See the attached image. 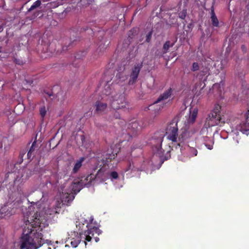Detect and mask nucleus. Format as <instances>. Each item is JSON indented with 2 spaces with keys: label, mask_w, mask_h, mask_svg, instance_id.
I'll return each instance as SVG.
<instances>
[{
  "label": "nucleus",
  "mask_w": 249,
  "mask_h": 249,
  "mask_svg": "<svg viewBox=\"0 0 249 249\" xmlns=\"http://www.w3.org/2000/svg\"><path fill=\"white\" fill-rule=\"evenodd\" d=\"M80 137L81 140L82 141V143H83L85 141V136L83 135H81L80 136Z\"/></svg>",
  "instance_id": "40"
},
{
  "label": "nucleus",
  "mask_w": 249,
  "mask_h": 249,
  "mask_svg": "<svg viewBox=\"0 0 249 249\" xmlns=\"http://www.w3.org/2000/svg\"><path fill=\"white\" fill-rule=\"evenodd\" d=\"M94 232H92V233H91V234H90V236H91V237H92V236H94Z\"/></svg>",
  "instance_id": "47"
},
{
  "label": "nucleus",
  "mask_w": 249,
  "mask_h": 249,
  "mask_svg": "<svg viewBox=\"0 0 249 249\" xmlns=\"http://www.w3.org/2000/svg\"><path fill=\"white\" fill-rule=\"evenodd\" d=\"M140 127L137 122H132L128 125L127 128V133L131 137L134 136L140 130Z\"/></svg>",
  "instance_id": "6"
},
{
  "label": "nucleus",
  "mask_w": 249,
  "mask_h": 249,
  "mask_svg": "<svg viewBox=\"0 0 249 249\" xmlns=\"http://www.w3.org/2000/svg\"><path fill=\"white\" fill-rule=\"evenodd\" d=\"M4 209H2L1 210V213H3V211H4Z\"/></svg>",
  "instance_id": "49"
},
{
  "label": "nucleus",
  "mask_w": 249,
  "mask_h": 249,
  "mask_svg": "<svg viewBox=\"0 0 249 249\" xmlns=\"http://www.w3.org/2000/svg\"><path fill=\"white\" fill-rule=\"evenodd\" d=\"M95 239V241H96V242L98 241V240H99V238H98V237H96Z\"/></svg>",
  "instance_id": "46"
},
{
  "label": "nucleus",
  "mask_w": 249,
  "mask_h": 249,
  "mask_svg": "<svg viewBox=\"0 0 249 249\" xmlns=\"http://www.w3.org/2000/svg\"><path fill=\"white\" fill-rule=\"evenodd\" d=\"M218 107H219V109H220L221 108V107L220 106H218Z\"/></svg>",
  "instance_id": "50"
},
{
  "label": "nucleus",
  "mask_w": 249,
  "mask_h": 249,
  "mask_svg": "<svg viewBox=\"0 0 249 249\" xmlns=\"http://www.w3.org/2000/svg\"><path fill=\"white\" fill-rule=\"evenodd\" d=\"M105 170L103 168H100L97 174H96L95 178H101L104 175Z\"/></svg>",
  "instance_id": "28"
},
{
  "label": "nucleus",
  "mask_w": 249,
  "mask_h": 249,
  "mask_svg": "<svg viewBox=\"0 0 249 249\" xmlns=\"http://www.w3.org/2000/svg\"><path fill=\"white\" fill-rule=\"evenodd\" d=\"M111 93V88L109 85L107 84L104 87L103 93L106 95H108Z\"/></svg>",
  "instance_id": "26"
},
{
  "label": "nucleus",
  "mask_w": 249,
  "mask_h": 249,
  "mask_svg": "<svg viewBox=\"0 0 249 249\" xmlns=\"http://www.w3.org/2000/svg\"><path fill=\"white\" fill-rule=\"evenodd\" d=\"M9 145L8 139L6 138H2L0 141V154L4 153Z\"/></svg>",
  "instance_id": "12"
},
{
  "label": "nucleus",
  "mask_w": 249,
  "mask_h": 249,
  "mask_svg": "<svg viewBox=\"0 0 249 249\" xmlns=\"http://www.w3.org/2000/svg\"><path fill=\"white\" fill-rule=\"evenodd\" d=\"M248 112L246 114V119L247 123L249 124V102L248 104Z\"/></svg>",
  "instance_id": "37"
},
{
  "label": "nucleus",
  "mask_w": 249,
  "mask_h": 249,
  "mask_svg": "<svg viewBox=\"0 0 249 249\" xmlns=\"http://www.w3.org/2000/svg\"><path fill=\"white\" fill-rule=\"evenodd\" d=\"M27 221L30 223L33 227H36L39 226L41 223L40 216L36 212L34 215H28Z\"/></svg>",
  "instance_id": "8"
},
{
  "label": "nucleus",
  "mask_w": 249,
  "mask_h": 249,
  "mask_svg": "<svg viewBox=\"0 0 249 249\" xmlns=\"http://www.w3.org/2000/svg\"><path fill=\"white\" fill-rule=\"evenodd\" d=\"M141 68L142 66L140 64H137L134 66L130 74V78L128 82L129 85H133L136 82Z\"/></svg>",
  "instance_id": "5"
},
{
  "label": "nucleus",
  "mask_w": 249,
  "mask_h": 249,
  "mask_svg": "<svg viewBox=\"0 0 249 249\" xmlns=\"http://www.w3.org/2000/svg\"><path fill=\"white\" fill-rule=\"evenodd\" d=\"M1 50H2V47H0V53L1 52Z\"/></svg>",
  "instance_id": "48"
},
{
  "label": "nucleus",
  "mask_w": 249,
  "mask_h": 249,
  "mask_svg": "<svg viewBox=\"0 0 249 249\" xmlns=\"http://www.w3.org/2000/svg\"><path fill=\"white\" fill-rule=\"evenodd\" d=\"M152 31L149 32L146 36V42H149L152 37Z\"/></svg>",
  "instance_id": "32"
},
{
  "label": "nucleus",
  "mask_w": 249,
  "mask_h": 249,
  "mask_svg": "<svg viewBox=\"0 0 249 249\" xmlns=\"http://www.w3.org/2000/svg\"><path fill=\"white\" fill-rule=\"evenodd\" d=\"M85 245H87L86 242H85Z\"/></svg>",
  "instance_id": "51"
},
{
  "label": "nucleus",
  "mask_w": 249,
  "mask_h": 249,
  "mask_svg": "<svg viewBox=\"0 0 249 249\" xmlns=\"http://www.w3.org/2000/svg\"><path fill=\"white\" fill-rule=\"evenodd\" d=\"M95 106L96 111L98 112H102L106 109L107 104L100 101H97L96 102Z\"/></svg>",
  "instance_id": "16"
},
{
  "label": "nucleus",
  "mask_w": 249,
  "mask_h": 249,
  "mask_svg": "<svg viewBox=\"0 0 249 249\" xmlns=\"http://www.w3.org/2000/svg\"><path fill=\"white\" fill-rule=\"evenodd\" d=\"M198 69H199V66H198V63H196V62L193 63V65H192V70L193 71H196L198 70Z\"/></svg>",
  "instance_id": "33"
},
{
  "label": "nucleus",
  "mask_w": 249,
  "mask_h": 249,
  "mask_svg": "<svg viewBox=\"0 0 249 249\" xmlns=\"http://www.w3.org/2000/svg\"><path fill=\"white\" fill-rule=\"evenodd\" d=\"M83 160L84 158H82L80 160L77 161V162L75 163L72 170L74 173H76L80 168L82 166V162L83 161Z\"/></svg>",
  "instance_id": "18"
},
{
  "label": "nucleus",
  "mask_w": 249,
  "mask_h": 249,
  "mask_svg": "<svg viewBox=\"0 0 249 249\" xmlns=\"http://www.w3.org/2000/svg\"><path fill=\"white\" fill-rule=\"evenodd\" d=\"M241 49H242V51L244 53H246V47L245 45H242V46H241Z\"/></svg>",
  "instance_id": "41"
},
{
  "label": "nucleus",
  "mask_w": 249,
  "mask_h": 249,
  "mask_svg": "<svg viewBox=\"0 0 249 249\" xmlns=\"http://www.w3.org/2000/svg\"><path fill=\"white\" fill-rule=\"evenodd\" d=\"M221 118L219 116V120H218L219 126H221V124H220L221 123Z\"/></svg>",
  "instance_id": "45"
},
{
  "label": "nucleus",
  "mask_w": 249,
  "mask_h": 249,
  "mask_svg": "<svg viewBox=\"0 0 249 249\" xmlns=\"http://www.w3.org/2000/svg\"><path fill=\"white\" fill-rule=\"evenodd\" d=\"M171 89H168L165 91L162 94L160 95L159 97L155 102L154 104L159 103L162 101H164L168 98L171 95Z\"/></svg>",
  "instance_id": "15"
},
{
  "label": "nucleus",
  "mask_w": 249,
  "mask_h": 249,
  "mask_svg": "<svg viewBox=\"0 0 249 249\" xmlns=\"http://www.w3.org/2000/svg\"><path fill=\"white\" fill-rule=\"evenodd\" d=\"M187 132L185 131L182 134H181L179 137V140H180L181 139L183 141L184 140V137H187L186 135Z\"/></svg>",
  "instance_id": "36"
},
{
  "label": "nucleus",
  "mask_w": 249,
  "mask_h": 249,
  "mask_svg": "<svg viewBox=\"0 0 249 249\" xmlns=\"http://www.w3.org/2000/svg\"><path fill=\"white\" fill-rule=\"evenodd\" d=\"M25 81L26 82V83H29L30 85H31L33 83L32 81L25 80Z\"/></svg>",
  "instance_id": "44"
},
{
  "label": "nucleus",
  "mask_w": 249,
  "mask_h": 249,
  "mask_svg": "<svg viewBox=\"0 0 249 249\" xmlns=\"http://www.w3.org/2000/svg\"><path fill=\"white\" fill-rule=\"evenodd\" d=\"M36 144V142H34L31 147H30L28 153H27V157H28V158L29 159H30L31 158V157H32L33 155V153L35 151V145Z\"/></svg>",
  "instance_id": "24"
},
{
  "label": "nucleus",
  "mask_w": 249,
  "mask_h": 249,
  "mask_svg": "<svg viewBox=\"0 0 249 249\" xmlns=\"http://www.w3.org/2000/svg\"><path fill=\"white\" fill-rule=\"evenodd\" d=\"M111 177L114 179H116L118 178V174L116 172L113 171L110 174Z\"/></svg>",
  "instance_id": "35"
},
{
  "label": "nucleus",
  "mask_w": 249,
  "mask_h": 249,
  "mask_svg": "<svg viewBox=\"0 0 249 249\" xmlns=\"http://www.w3.org/2000/svg\"><path fill=\"white\" fill-rule=\"evenodd\" d=\"M31 175V172L29 170H25L23 171L20 177H18L15 180V183H21L27 180Z\"/></svg>",
  "instance_id": "11"
},
{
  "label": "nucleus",
  "mask_w": 249,
  "mask_h": 249,
  "mask_svg": "<svg viewBox=\"0 0 249 249\" xmlns=\"http://www.w3.org/2000/svg\"><path fill=\"white\" fill-rule=\"evenodd\" d=\"M170 46V42L169 41H166L163 45V49H164V53H166Z\"/></svg>",
  "instance_id": "30"
},
{
  "label": "nucleus",
  "mask_w": 249,
  "mask_h": 249,
  "mask_svg": "<svg viewBox=\"0 0 249 249\" xmlns=\"http://www.w3.org/2000/svg\"><path fill=\"white\" fill-rule=\"evenodd\" d=\"M218 113V109L215 108L211 113L209 116V119L207 120L208 124L209 126H213L217 124V121L218 119L217 118V115Z\"/></svg>",
  "instance_id": "9"
},
{
  "label": "nucleus",
  "mask_w": 249,
  "mask_h": 249,
  "mask_svg": "<svg viewBox=\"0 0 249 249\" xmlns=\"http://www.w3.org/2000/svg\"><path fill=\"white\" fill-rule=\"evenodd\" d=\"M92 232H95L97 233L98 235L100 234V230L94 227L92 229H90V230H89L85 232V234L86 235V240L88 241H90L91 240V236H90V234L92 233Z\"/></svg>",
  "instance_id": "13"
},
{
  "label": "nucleus",
  "mask_w": 249,
  "mask_h": 249,
  "mask_svg": "<svg viewBox=\"0 0 249 249\" xmlns=\"http://www.w3.org/2000/svg\"><path fill=\"white\" fill-rule=\"evenodd\" d=\"M21 249H33L35 248V246L34 243L30 242L29 240L24 241L21 246Z\"/></svg>",
  "instance_id": "17"
},
{
  "label": "nucleus",
  "mask_w": 249,
  "mask_h": 249,
  "mask_svg": "<svg viewBox=\"0 0 249 249\" xmlns=\"http://www.w3.org/2000/svg\"><path fill=\"white\" fill-rule=\"evenodd\" d=\"M63 93L62 92L58 93L56 95V97L58 98V101H62L64 100Z\"/></svg>",
  "instance_id": "34"
},
{
  "label": "nucleus",
  "mask_w": 249,
  "mask_h": 249,
  "mask_svg": "<svg viewBox=\"0 0 249 249\" xmlns=\"http://www.w3.org/2000/svg\"><path fill=\"white\" fill-rule=\"evenodd\" d=\"M65 48H66L64 50V47L62 48L59 45H56L53 44H50L47 49L46 51L44 52V56H42L45 58H47L60 54L63 51L67 49V47H65Z\"/></svg>",
  "instance_id": "4"
},
{
  "label": "nucleus",
  "mask_w": 249,
  "mask_h": 249,
  "mask_svg": "<svg viewBox=\"0 0 249 249\" xmlns=\"http://www.w3.org/2000/svg\"><path fill=\"white\" fill-rule=\"evenodd\" d=\"M115 158V155L114 154H106V157L103 158L102 160V162L103 165L106 164L108 161L107 160L108 159H110L111 160L112 159H114Z\"/></svg>",
  "instance_id": "19"
},
{
  "label": "nucleus",
  "mask_w": 249,
  "mask_h": 249,
  "mask_svg": "<svg viewBox=\"0 0 249 249\" xmlns=\"http://www.w3.org/2000/svg\"><path fill=\"white\" fill-rule=\"evenodd\" d=\"M211 21L212 24L215 27L218 26V22H217V19L216 15L214 14L213 10H212L211 11Z\"/></svg>",
  "instance_id": "20"
},
{
  "label": "nucleus",
  "mask_w": 249,
  "mask_h": 249,
  "mask_svg": "<svg viewBox=\"0 0 249 249\" xmlns=\"http://www.w3.org/2000/svg\"><path fill=\"white\" fill-rule=\"evenodd\" d=\"M25 107L22 104H18L15 107L14 111L17 114H20L24 111Z\"/></svg>",
  "instance_id": "21"
},
{
  "label": "nucleus",
  "mask_w": 249,
  "mask_h": 249,
  "mask_svg": "<svg viewBox=\"0 0 249 249\" xmlns=\"http://www.w3.org/2000/svg\"><path fill=\"white\" fill-rule=\"evenodd\" d=\"M74 198V195L71 192H62L61 195V200L63 205H67Z\"/></svg>",
  "instance_id": "7"
},
{
  "label": "nucleus",
  "mask_w": 249,
  "mask_h": 249,
  "mask_svg": "<svg viewBox=\"0 0 249 249\" xmlns=\"http://www.w3.org/2000/svg\"><path fill=\"white\" fill-rule=\"evenodd\" d=\"M43 197V193L41 191H37L32 195L31 197L34 200L31 203L37 204L39 200H41Z\"/></svg>",
  "instance_id": "14"
},
{
  "label": "nucleus",
  "mask_w": 249,
  "mask_h": 249,
  "mask_svg": "<svg viewBox=\"0 0 249 249\" xmlns=\"http://www.w3.org/2000/svg\"><path fill=\"white\" fill-rule=\"evenodd\" d=\"M41 1L40 0H37L34 3V4L31 6V7L28 9V12H31V11L39 7L41 5Z\"/></svg>",
  "instance_id": "25"
},
{
  "label": "nucleus",
  "mask_w": 249,
  "mask_h": 249,
  "mask_svg": "<svg viewBox=\"0 0 249 249\" xmlns=\"http://www.w3.org/2000/svg\"><path fill=\"white\" fill-rule=\"evenodd\" d=\"M92 178V174H90L84 179H81L80 180H77L73 182L71 186V193L74 195L79 192L83 186L88 185L86 182L89 180V182H90Z\"/></svg>",
  "instance_id": "3"
},
{
  "label": "nucleus",
  "mask_w": 249,
  "mask_h": 249,
  "mask_svg": "<svg viewBox=\"0 0 249 249\" xmlns=\"http://www.w3.org/2000/svg\"><path fill=\"white\" fill-rule=\"evenodd\" d=\"M114 117H115L116 119H119V118H120V115H119V114L118 113H117V112L115 113V114H114Z\"/></svg>",
  "instance_id": "42"
},
{
  "label": "nucleus",
  "mask_w": 249,
  "mask_h": 249,
  "mask_svg": "<svg viewBox=\"0 0 249 249\" xmlns=\"http://www.w3.org/2000/svg\"><path fill=\"white\" fill-rule=\"evenodd\" d=\"M198 109L196 107L191 108L190 109V115L187 122H185L186 125L187 124H193L196 119Z\"/></svg>",
  "instance_id": "10"
},
{
  "label": "nucleus",
  "mask_w": 249,
  "mask_h": 249,
  "mask_svg": "<svg viewBox=\"0 0 249 249\" xmlns=\"http://www.w3.org/2000/svg\"><path fill=\"white\" fill-rule=\"evenodd\" d=\"M206 146L208 147V148L209 149H210V150L212 149V148H213L212 145H208V144H206Z\"/></svg>",
  "instance_id": "43"
},
{
  "label": "nucleus",
  "mask_w": 249,
  "mask_h": 249,
  "mask_svg": "<svg viewBox=\"0 0 249 249\" xmlns=\"http://www.w3.org/2000/svg\"><path fill=\"white\" fill-rule=\"evenodd\" d=\"M238 130L243 134H245L247 136L249 134V129L247 128V126L246 125L239 126Z\"/></svg>",
  "instance_id": "23"
},
{
  "label": "nucleus",
  "mask_w": 249,
  "mask_h": 249,
  "mask_svg": "<svg viewBox=\"0 0 249 249\" xmlns=\"http://www.w3.org/2000/svg\"><path fill=\"white\" fill-rule=\"evenodd\" d=\"M179 17L181 19H184L186 16V10H183L178 14Z\"/></svg>",
  "instance_id": "31"
},
{
  "label": "nucleus",
  "mask_w": 249,
  "mask_h": 249,
  "mask_svg": "<svg viewBox=\"0 0 249 249\" xmlns=\"http://www.w3.org/2000/svg\"><path fill=\"white\" fill-rule=\"evenodd\" d=\"M47 111V109H46L45 107H42L40 108L39 113L42 120H43L44 117L46 115Z\"/></svg>",
  "instance_id": "27"
},
{
  "label": "nucleus",
  "mask_w": 249,
  "mask_h": 249,
  "mask_svg": "<svg viewBox=\"0 0 249 249\" xmlns=\"http://www.w3.org/2000/svg\"><path fill=\"white\" fill-rule=\"evenodd\" d=\"M109 98L110 106L114 109L124 108L127 105L124 94H116Z\"/></svg>",
  "instance_id": "2"
},
{
  "label": "nucleus",
  "mask_w": 249,
  "mask_h": 249,
  "mask_svg": "<svg viewBox=\"0 0 249 249\" xmlns=\"http://www.w3.org/2000/svg\"><path fill=\"white\" fill-rule=\"evenodd\" d=\"M100 0H80V1L83 6L87 7L95 1Z\"/></svg>",
  "instance_id": "22"
},
{
  "label": "nucleus",
  "mask_w": 249,
  "mask_h": 249,
  "mask_svg": "<svg viewBox=\"0 0 249 249\" xmlns=\"http://www.w3.org/2000/svg\"><path fill=\"white\" fill-rule=\"evenodd\" d=\"M53 176H54L53 175H51V177L50 178V179H49V180H47V181L46 183H47L48 182H49V183H50V184H53V181H52V177H53Z\"/></svg>",
  "instance_id": "39"
},
{
  "label": "nucleus",
  "mask_w": 249,
  "mask_h": 249,
  "mask_svg": "<svg viewBox=\"0 0 249 249\" xmlns=\"http://www.w3.org/2000/svg\"><path fill=\"white\" fill-rule=\"evenodd\" d=\"M162 153H163V151L162 150L161 148L160 147L158 148L157 153L156 154H159V156H160L161 154H162Z\"/></svg>",
  "instance_id": "38"
},
{
  "label": "nucleus",
  "mask_w": 249,
  "mask_h": 249,
  "mask_svg": "<svg viewBox=\"0 0 249 249\" xmlns=\"http://www.w3.org/2000/svg\"><path fill=\"white\" fill-rule=\"evenodd\" d=\"M178 121L176 119H174L169 123L165 129V135L167 139L173 142H176L178 136Z\"/></svg>",
  "instance_id": "1"
},
{
  "label": "nucleus",
  "mask_w": 249,
  "mask_h": 249,
  "mask_svg": "<svg viewBox=\"0 0 249 249\" xmlns=\"http://www.w3.org/2000/svg\"><path fill=\"white\" fill-rule=\"evenodd\" d=\"M225 72L224 71H222L221 73L220 77H221V81L220 83H219V89L221 88V86H223L224 85L223 80L225 79Z\"/></svg>",
  "instance_id": "29"
}]
</instances>
